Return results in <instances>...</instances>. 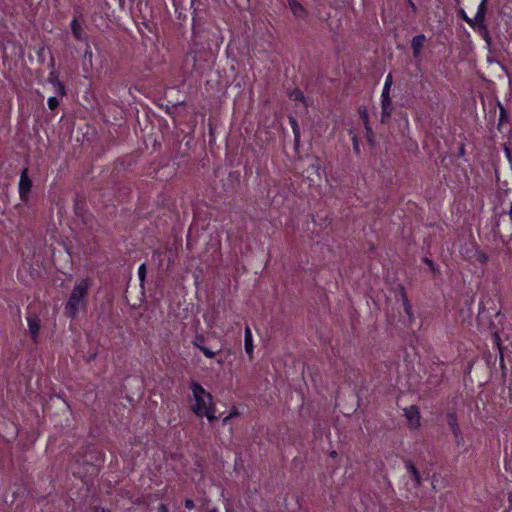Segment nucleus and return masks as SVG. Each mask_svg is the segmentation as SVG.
Returning a JSON list of instances; mask_svg holds the SVG:
<instances>
[{
	"label": "nucleus",
	"mask_w": 512,
	"mask_h": 512,
	"mask_svg": "<svg viewBox=\"0 0 512 512\" xmlns=\"http://www.w3.org/2000/svg\"><path fill=\"white\" fill-rule=\"evenodd\" d=\"M89 286V278L81 280L74 286L70 297L65 304L64 314L66 317L75 319L80 309H86Z\"/></svg>",
	"instance_id": "nucleus-1"
},
{
	"label": "nucleus",
	"mask_w": 512,
	"mask_h": 512,
	"mask_svg": "<svg viewBox=\"0 0 512 512\" xmlns=\"http://www.w3.org/2000/svg\"><path fill=\"white\" fill-rule=\"evenodd\" d=\"M28 168H24L21 171L20 182H19V195L20 199L27 203L29 201V193L32 188V180L28 175Z\"/></svg>",
	"instance_id": "nucleus-2"
},
{
	"label": "nucleus",
	"mask_w": 512,
	"mask_h": 512,
	"mask_svg": "<svg viewBox=\"0 0 512 512\" xmlns=\"http://www.w3.org/2000/svg\"><path fill=\"white\" fill-rule=\"evenodd\" d=\"M86 201L83 197L77 195L74 199V213L82 220L84 224L88 223V217L85 212Z\"/></svg>",
	"instance_id": "nucleus-3"
},
{
	"label": "nucleus",
	"mask_w": 512,
	"mask_h": 512,
	"mask_svg": "<svg viewBox=\"0 0 512 512\" xmlns=\"http://www.w3.org/2000/svg\"><path fill=\"white\" fill-rule=\"evenodd\" d=\"M27 322L31 338L34 342H37L41 320L35 313H33L29 314V316L27 317Z\"/></svg>",
	"instance_id": "nucleus-4"
},
{
	"label": "nucleus",
	"mask_w": 512,
	"mask_h": 512,
	"mask_svg": "<svg viewBox=\"0 0 512 512\" xmlns=\"http://www.w3.org/2000/svg\"><path fill=\"white\" fill-rule=\"evenodd\" d=\"M404 411L411 427L417 428L420 426V412L416 405H411L409 408L404 409Z\"/></svg>",
	"instance_id": "nucleus-5"
},
{
	"label": "nucleus",
	"mask_w": 512,
	"mask_h": 512,
	"mask_svg": "<svg viewBox=\"0 0 512 512\" xmlns=\"http://www.w3.org/2000/svg\"><path fill=\"white\" fill-rule=\"evenodd\" d=\"M194 399L195 404L192 405L191 409L197 416L202 417L206 409L209 408V401H206V397H194Z\"/></svg>",
	"instance_id": "nucleus-6"
},
{
	"label": "nucleus",
	"mask_w": 512,
	"mask_h": 512,
	"mask_svg": "<svg viewBox=\"0 0 512 512\" xmlns=\"http://www.w3.org/2000/svg\"><path fill=\"white\" fill-rule=\"evenodd\" d=\"M425 41L426 36L424 34H419L413 37L411 41V48L413 50V57L415 59L419 58L421 49L423 48Z\"/></svg>",
	"instance_id": "nucleus-7"
},
{
	"label": "nucleus",
	"mask_w": 512,
	"mask_h": 512,
	"mask_svg": "<svg viewBox=\"0 0 512 512\" xmlns=\"http://www.w3.org/2000/svg\"><path fill=\"white\" fill-rule=\"evenodd\" d=\"M446 418H447V424L450 427L454 436L456 438L461 436V430H460L458 422H457L458 419H457L456 412H454V411L447 412Z\"/></svg>",
	"instance_id": "nucleus-8"
},
{
	"label": "nucleus",
	"mask_w": 512,
	"mask_h": 512,
	"mask_svg": "<svg viewBox=\"0 0 512 512\" xmlns=\"http://www.w3.org/2000/svg\"><path fill=\"white\" fill-rule=\"evenodd\" d=\"M190 389L194 397H206L209 402L213 401L211 393L207 392L200 383L193 381L190 385Z\"/></svg>",
	"instance_id": "nucleus-9"
},
{
	"label": "nucleus",
	"mask_w": 512,
	"mask_h": 512,
	"mask_svg": "<svg viewBox=\"0 0 512 512\" xmlns=\"http://www.w3.org/2000/svg\"><path fill=\"white\" fill-rule=\"evenodd\" d=\"M405 466H406L408 472L410 473L411 478L415 481V486L416 487L421 486V476H420V472L417 469V467L413 464V462L411 460H406Z\"/></svg>",
	"instance_id": "nucleus-10"
},
{
	"label": "nucleus",
	"mask_w": 512,
	"mask_h": 512,
	"mask_svg": "<svg viewBox=\"0 0 512 512\" xmlns=\"http://www.w3.org/2000/svg\"><path fill=\"white\" fill-rule=\"evenodd\" d=\"M393 103L391 99H382L381 122L385 123L391 117Z\"/></svg>",
	"instance_id": "nucleus-11"
},
{
	"label": "nucleus",
	"mask_w": 512,
	"mask_h": 512,
	"mask_svg": "<svg viewBox=\"0 0 512 512\" xmlns=\"http://www.w3.org/2000/svg\"><path fill=\"white\" fill-rule=\"evenodd\" d=\"M71 31H72L73 36L77 40L83 41L86 39L85 32L76 17H74V19L71 22Z\"/></svg>",
	"instance_id": "nucleus-12"
},
{
	"label": "nucleus",
	"mask_w": 512,
	"mask_h": 512,
	"mask_svg": "<svg viewBox=\"0 0 512 512\" xmlns=\"http://www.w3.org/2000/svg\"><path fill=\"white\" fill-rule=\"evenodd\" d=\"M487 2H488V0L481 1L480 5L478 7V10H477L476 16L474 18L475 24L485 23V17H486V13H487Z\"/></svg>",
	"instance_id": "nucleus-13"
},
{
	"label": "nucleus",
	"mask_w": 512,
	"mask_h": 512,
	"mask_svg": "<svg viewBox=\"0 0 512 512\" xmlns=\"http://www.w3.org/2000/svg\"><path fill=\"white\" fill-rule=\"evenodd\" d=\"M289 122L291 124V128L294 134V148L295 150H297L300 144V128L295 117L290 116Z\"/></svg>",
	"instance_id": "nucleus-14"
},
{
	"label": "nucleus",
	"mask_w": 512,
	"mask_h": 512,
	"mask_svg": "<svg viewBox=\"0 0 512 512\" xmlns=\"http://www.w3.org/2000/svg\"><path fill=\"white\" fill-rule=\"evenodd\" d=\"M244 347L246 353L249 355L250 360L253 359V340L252 334L248 327L245 330V339H244Z\"/></svg>",
	"instance_id": "nucleus-15"
},
{
	"label": "nucleus",
	"mask_w": 512,
	"mask_h": 512,
	"mask_svg": "<svg viewBox=\"0 0 512 512\" xmlns=\"http://www.w3.org/2000/svg\"><path fill=\"white\" fill-rule=\"evenodd\" d=\"M289 6L292 11V13L299 18H303L306 15V9L297 2L296 0H289Z\"/></svg>",
	"instance_id": "nucleus-16"
},
{
	"label": "nucleus",
	"mask_w": 512,
	"mask_h": 512,
	"mask_svg": "<svg viewBox=\"0 0 512 512\" xmlns=\"http://www.w3.org/2000/svg\"><path fill=\"white\" fill-rule=\"evenodd\" d=\"M475 28H477L479 34L483 37L488 47L492 45V38L489 34L487 25L485 23L475 24Z\"/></svg>",
	"instance_id": "nucleus-17"
},
{
	"label": "nucleus",
	"mask_w": 512,
	"mask_h": 512,
	"mask_svg": "<svg viewBox=\"0 0 512 512\" xmlns=\"http://www.w3.org/2000/svg\"><path fill=\"white\" fill-rule=\"evenodd\" d=\"M288 96L291 100H294V101H300L302 102L306 107L308 106L307 102H306V98L303 94V92L298 89V88H295L293 89L292 91H290L288 93Z\"/></svg>",
	"instance_id": "nucleus-18"
},
{
	"label": "nucleus",
	"mask_w": 512,
	"mask_h": 512,
	"mask_svg": "<svg viewBox=\"0 0 512 512\" xmlns=\"http://www.w3.org/2000/svg\"><path fill=\"white\" fill-rule=\"evenodd\" d=\"M82 64H83V68L85 70H87L88 68H92L93 67V63H92V52L90 50V46L87 45V48L85 50V53H84V56H83V61H82Z\"/></svg>",
	"instance_id": "nucleus-19"
},
{
	"label": "nucleus",
	"mask_w": 512,
	"mask_h": 512,
	"mask_svg": "<svg viewBox=\"0 0 512 512\" xmlns=\"http://www.w3.org/2000/svg\"><path fill=\"white\" fill-rule=\"evenodd\" d=\"M206 416L210 423H213L217 420V416L215 415V404L213 401L209 402V408L206 409V412L203 413V416Z\"/></svg>",
	"instance_id": "nucleus-20"
},
{
	"label": "nucleus",
	"mask_w": 512,
	"mask_h": 512,
	"mask_svg": "<svg viewBox=\"0 0 512 512\" xmlns=\"http://www.w3.org/2000/svg\"><path fill=\"white\" fill-rule=\"evenodd\" d=\"M392 83H393L392 75L389 74L386 78L385 85H384V88L382 91V99H391L389 93H390V88H391Z\"/></svg>",
	"instance_id": "nucleus-21"
},
{
	"label": "nucleus",
	"mask_w": 512,
	"mask_h": 512,
	"mask_svg": "<svg viewBox=\"0 0 512 512\" xmlns=\"http://www.w3.org/2000/svg\"><path fill=\"white\" fill-rule=\"evenodd\" d=\"M498 105H499V109H500L498 130L501 131L503 124L508 121L509 116H508L506 109L500 103Z\"/></svg>",
	"instance_id": "nucleus-22"
},
{
	"label": "nucleus",
	"mask_w": 512,
	"mask_h": 512,
	"mask_svg": "<svg viewBox=\"0 0 512 512\" xmlns=\"http://www.w3.org/2000/svg\"><path fill=\"white\" fill-rule=\"evenodd\" d=\"M457 16L464 20L467 24H469L472 28H475V23H474V19H471L470 17L467 16L465 10L463 8H459L457 10Z\"/></svg>",
	"instance_id": "nucleus-23"
},
{
	"label": "nucleus",
	"mask_w": 512,
	"mask_h": 512,
	"mask_svg": "<svg viewBox=\"0 0 512 512\" xmlns=\"http://www.w3.org/2000/svg\"><path fill=\"white\" fill-rule=\"evenodd\" d=\"M184 62L185 64H189L191 63L192 67L194 68L196 66V63H197V55L194 51H188L185 55V58H184Z\"/></svg>",
	"instance_id": "nucleus-24"
},
{
	"label": "nucleus",
	"mask_w": 512,
	"mask_h": 512,
	"mask_svg": "<svg viewBox=\"0 0 512 512\" xmlns=\"http://www.w3.org/2000/svg\"><path fill=\"white\" fill-rule=\"evenodd\" d=\"M365 130H366V139H367L368 144L371 147H374L376 144V141H375V135H374L372 128L370 127V125H367V126H365Z\"/></svg>",
	"instance_id": "nucleus-25"
},
{
	"label": "nucleus",
	"mask_w": 512,
	"mask_h": 512,
	"mask_svg": "<svg viewBox=\"0 0 512 512\" xmlns=\"http://www.w3.org/2000/svg\"><path fill=\"white\" fill-rule=\"evenodd\" d=\"M146 275H147V268H146V264H141L139 269H138V276H139V280H140V286L142 288H144V283H145V280H146Z\"/></svg>",
	"instance_id": "nucleus-26"
},
{
	"label": "nucleus",
	"mask_w": 512,
	"mask_h": 512,
	"mask_svg": "<svg viewBox=\"0 0 512 512\" xmlns=\"http://www.w3.org/2000/svg\"><path fill=\"white\" fill-rule=\"evenodd\" d=\"M358 113H359L360 119L364 123V126L370 125L369 124V116H368L366 107H363V106L359 107Z\"/></svg>",
	"instance_id": "nucleus-27"
},
{
	"label": "nucleus",
	"mask_w": 512,
	"mask_h": 512,
	"mask_svg": "<svg viewBox=\"0 0 512 512\" xmlns=\"http://www.w3.org/2000/svg\"><path fill=\"white\" fill-rule=\"evenodd\" d=\"M48 82L51 83L54 87H56L58 85V83L61 82L59 80L58 73L56 71L52 70L49 73Z\"/></svg>",
	"instance_id": "nucleus-28"
},
{
	"label": "nucleus",
	"mask_w": 512,
	"mask_h": 512,
	"mask_svg": "<svg viewBox=\"0 0 512 512\" xmlns=\"http://www.w3.org/2000/svg\"><path fill=\"white\" fill-rule=\"evenodd\" d=\"M403 306L406 314L409 316V318L412 317V306L408 300L407 295H403Z\"/></svg>",
	"instance_id": "nucleus-29"
},
{
	"label": "nucleus",
	"mask_w": 512,
	"mask_h": 512,
	"mask_svg": "<svg viewBox=\"0 0 512 512\" xmlns=\"http://www.w3.org/2000/svg\"><path fill=\"white\" fill-rule=\"evenodd\" d=\"M205 337L202 334H196L193 344L200 350V347L204 346Z\"/></svg>",
	"instance_id": "nucleus-30"
},
{
	"label": "nucleus",
	"mask_w": 512,
	"mask_h": 512,
	"mask_svg": "<svg viewBox=\"0 0 512 512\" xmlns=\"http://www.w3.org/2000/svg\"><path fill=\"white\" fill-rule=\"evenodd\" d=\"M59 106V100L56 97L48 99V107L50 110H55Z\"/></svg>",
	"instance_id": "nucleus-31"
},
{
	"label": "nucleus",
	"mask_w": 512,
	"mask_h": 512,
	"mask_svg": "<svg viewBox=\"0 0 512 512\" xmlns=\"http://www.w3.org/2000/svg\"><path fill=\"white\" fill-rule=\"evenodd\" d=\"M200 351L207 357V358H214L215 352L207 348L205 345L203 347H200Z\"/></svg>",
	"instance_id": "nucleus-32"
},
{
	"label": "nucleus",
	"mask_w": 512,
	"mask_h": 512,
	"mask_svg": "<svg viewBox=\"0 0 512 512\" xmlns=\"http://www.w3.org/2000/svg\"><path fill=\"white\" fill-rule=\"evenodd\" d=\"M494 340L496 342V344L498 345L499 347V350H500V358H501V365L502 367H504V359H503V353H502V350H501V346H500V337L497 333H494Z\"/></svg>",
	"instance_id": "nucleus-33"
},
{
	"label": "nucleus",
	"mask_w": 512,
	"mask_h": 512,
	"mask_svg": "<svg viewBox=\"0 0 512 512\" xmlns=\"http://www.w3.org/2000/svg\"><path fill=\"white\" fill-rule=\"evenodd\" d=\"M422 261H423L426 265H428V266L430 267L431 271H432L434 274L436 273L437 269H436V267H435L434 262H433L431 259H429L428 257H424Z\"/></svg>",
	"instance_id": "nucleus-34"
},
{
	"label": "nucleus",
	"mask_w": 512,
	"mask_h": 512,
	"mask_svg": "<svg viewBox=\"0 0 512 512\" xmlns=\"http://www.w3.org/2000/svg\"><path fill=\"white\" fill-rule=\"evenodd\" d=\"M353 141V150L354 152L359 155L360 154V148H359V143H358V139L356 136L353 137L352 139Z\"/></svg>",
	"instance_id": "nucleus-35"
},
{
	"label": "nucleus",
	"mask_w": 512,
	"mask_h": 512,
	"mask_svg": "<svg viewBox=\"0 0 512 512\" xmlns=\"http://www.w3.org/2000/svg\"><path fill=\"white\" fill-rule=\"evenodd\" d=\"M56 89H57V92L59 95L64 96L66 94L65 86H64L63 82L58 83V85L56 86Z\"/></svg>",
	"instance_id": "nucleus-36"
},
{
	"label": "nucleus",
	"mask_w": 512,
	"mask_h": 512,
	"mask_svg": "<svg viewBox=\"0 0 512 512\" xmlns=\"http://www.w3.org/2000/svg\"><path fill=\"white\" fill-rule=\"evenodd\" d=\"M153 259L159 262V265H162V253L159 251L153 252Z\"/></svg>",
	"instance_id": "nucleus-37"
},
{
	"label": "nucleus",
	"mask_w": 512,
	"mask_h": 512,
	"mask_svg": "<svg viewBox=\"0 0 512 512\" xmlns=\"http://www.w3.org/2000/svg\"><path fill=\"white\" fill-rule=\"evenodd\" d=\"M184 505H185V508L189 509V510H191L195 507V503L192 499H186Z\"/></svg>",
	"instance_id": "nucleus-38"
},
{
	"label": "nucleus",
	"mask_w": 512,
	"mask_h": 512,
	"mask_svg": "<svg viewBox=\"0 0 512 512\" xmlns=\"http://www.w3.org/2000/svg\"><path fill=\"white\" fill-rule=\"evenodd\" d=\"M465 155V145L464 143H461L458 147L457 156L463 157Z\"/></svg>",
	"instance_id": "nucleus-39"
},
{
	"label": "nucleus",
	"mask_w": 512,
	"mask_h": 512,
	"mask_svg": "<svg viewBox=\"0 0 512 512\" xmlns=\"http://www.w3.org/2000/svg\"><path fill=\"white\" fill-rule=\"evenodd\" d=\"M478 260L481 262V263H486L487 260H488V257L485 253H479L478 254Z\"/></svg>",
	"instance_id": "nucleus-40"
},
{
	"label": "nucleus",
	"mask_w": 512,
	"mask_h": 512,
	"mask_svg": "<svg viewBox=\"0 0 512 512\" xmlns=\"http://www.w3.org/2000/svg\"><path fill=\"white\" fill-rule=\"evenodd\" d=\"M408 6L411 8L414 14L417 13V7L412 0H407Z\"/></svg>",
	"instance_id": "nucleus-41"
},
{
	"label": "nucleus",
	"mask_w": 512,
	"mask_h": 512,
	"mask_svg": "<svg viewBox=\"0 0 512 512\" xmlns=\"http://www.w3.org/2000/svg\"><path fill=\"white\" fill-rule=\"evenodd\" d=\"M96 357H97V352H94V353L90 354V355L87 357L86 362H87V363H90V362L94 361V360L96 359Z\"/></svg>",
	"instance_id": "nucleus-42"
},
{
	"label": "nucleus",
	"mask_w": 512,
	"mask_h": 512,
	"mask_svg": "<svg viewBox=\"0 0 512 512\" xmlns=\"http://www.w3.org/2000/svg\"><path fill=\"white\" fill-rule=\"evenodd\" d=\"M158 512H168V507L166 504L161 503L158 507Z\"/></svg>",
	"instance_id": "nucleus-43"
},
{
	"label": "nucleus",
	"mask_w": 512,
	"mask_h": 512,
	"mask_svg": "<svg viewBox=\"0 0 512 512\" xmlns=\"http://www.w3.org/2000/svg\"><path fill=\"white\" fill-rule=\"evenodd\" d=\"M398 290H399V293L401 295V298L403 299V295H407L404 286L399 284L398 285Z\"/></svg>",
	"instance_id": "nucleus-44"
},
{
	"label": "nucleus",
	"mask_w": 512,
	"mask_h": 512,
	"mask_svg": "<svg viewBox=\"0 0 512 512\" xmlns=\"http://www.w3.org/2000/svg\"><path fill=\"white\" fill-rule=\"evenodd\" d=\"M505 152H506L508 159L511 161L512 160L511 151L508 147H505Z\"/></svg>",
	"instance_id": "nucleus-45"
},
{
	"label": "nucleus",
	"mask_w": 512,
	"mask_h": 512,
	"mask_svg": "<svg viewBox=\"0 0 512 512\" xmlns=\"http://www.w3.org/2000/svg\"><path fill=\"white\" fill-rule=\"evenodd\" d=\"M54 66H55V59H54V57H53V56H51V58H50V63H49V67H50L51 69H53V68H54Z\"/></svg>",
	"instance_id": "nucleus-46"
},
{
	"label": "nucleus",
	"mask_w": 512,
	"mask_h": 512,
	"mask_svg": "<svg viewBox=\"0 0 512 512\" xmlns=\"http://www.w3.org/2000/svg\"><path fill=\"white\" fill-rule=\"evenodd\" d=\"M233 417V414H229L228 416H226L224 419H223V424H226L227 422H229V420Z\"/></svg>",
	"instance_id": "nucleus-47"
},
{
	"label": "nucleus",
	"mask_w": 512,
	"mask_h": 512,
	"mask_svg": "<svg viewBox=\"0 0 512 512\" xmlns=\"http://www.w3.org/2000/svg\"><path fill=\"white\" fill-rule=\"evenodd\" d=\"M95 512H109V511L105 508L98 507Z\"/></svg>",
	"instance_id": "nucleus-48"
},
{
	"label": "nucleus",
	"mask_w": 512,
	"mask_h": 512,
	"mask_svg": "<svg viewBox=\"0 0 512 512\" xmlns=\"http://www.w3.org/2000/svg\"><path fill=\"white\" fill-rule=\"evenodd\" d=\"M44 51V47H41L38 51V56L41 57L42 53Z\"/></svg>",
	"instance_id": "nucleus-49"
},
{
	"label": "nucleus",
	"mask_w": 512,
	"mask_h": 512,
	"mask_svg": "<svg viewBox=\"0 0 512 512\" xmlns=\"http://www.w3.org/2000/svg\"><path fill=\"white\" fill-rule=\"evenodd\" d=\"M230 414H233V416L238 415V411H237V409H236V408H234V409H233V411H232Z\"/></svg>",
	"instance_id": "nucleus-50"
},
{
	"label": "nucleus",
	"mask_w": 512,
	"mask_h": 512,
	"mask_svg": "<svg viewBox=\"0 0 512 512\" xmlns=\"http://www.w3.org/2000/svg\"><path fill=\"white\" fill-rule=\"evenodd\" d=\"M509 216L512 219V204H511V207H510V210H509Z\"/></svg>",
	"instance_id": "nucleus-51"
},
{
	"label": "nucleus",
	"mask_w": 512,
	"mask_h": 512,
	"mask_svg": "<svg viewBox=\"0 0 512 512\" xmlns=\"http://www.w3.org/2000/svg\"><path fill=\"white\" fill-rule=\"evenodd\" d=\"M209 512H218L216 508L209 510Z\"/></svg>",
	"instance_id": "nucleus-52"
},
{
	"label": "nucleus",
	"mask_w": 512,
	"mask_h": 512,
	"mask_svg": "<svg viewBox=\"0 0 512 512\" xmlns=\"http://www.w3.org/2000/svg\"><path fill=\"white\" fill-rule=\"evenodd\" d=\"M335 455H336V452H335V451H333V452L331 453V456H335Z\"/></svg>",
	"instance_id": "nucleus-53"
}]
</instances>
